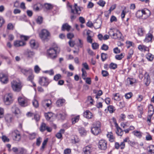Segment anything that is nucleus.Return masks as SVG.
Instances as JSON below:
<instances>
[{
    "instance_id": "obj_1",
    "label": "nucleus",
    "mask_w": 154,
    "mask_h": 154,
    "mask_svg": "<svg viewBox=\"0 0 154 154\" xmlns=\"http://www.w3.org/2000/svg\"><path fill=\"white\" fill-rule=\"evenodd\" d=\"M60 50V48L55 43H53L52 47L47 50L48 57L52 59L56 58L57 56V53H59Z\"/></svg>"
},
{
    "instance_id": "obj_2",
    "label": "nucleus",
    "mask_w": 154,
    "mask_h": 154,
    "mask_svg": "<svg viewBox=\"0 0 154 154\" xmlns=\"http://www.w3.org/2000/svg\"><path fill=\"white\" fill-rule=\"evenodd\" d=\"M100 123L97 122L94 123L91 128V131L93 134L96 135L100 132Z\"/></svg>"
},
{
    "instance_id": "obj_3",
    "label": "nucleus",
    "mask_w": 154,
    "mask_h": 154,
    "mask_svg": "<svg viewBox=\"0 0 154 154\" xmlns=\"http://www.w3.org/2000/svg\"><path fill=\"white\" fill-rule=\"evenodd\" d=\"M11 87L13 90L15 91H20L21 88V84L19 82L13 80L11 82Z\"/></svg>"
},
{
    "instance_id": "obj_4",
    "label": "nucleus",
    "mask_w": 154,
    "mask_h": 154,
    "mask_svg": "<svg viewBox=\"0 0 154 154\" xmlns=\"http://www.w3.org/2000/svg\"><path fill=\"white\" fill-rule=\"evenodd\" d=\"M4 102L6 105H9L12 103V95L11 94H6L4 98Z\"/></svg>"
},
{
    "instance_id": "obj_5",
    "label": "nucleus",
    "mask_w": 154,
    "mask_h": 154,
    "mask_svg": "<svg viewBox=\"0 0 154 154\" xmlns=\"http://www.w3.org/2000/svg\"><path fill=\"white\" fill-rule=\"evenodd\" d=\"M39 83L41 86L47 87L49 83V80L47 77H42L39 78Z\"/></svg>"
},
{
    "instance_id": "obj_6",
    "label": "nucleus",
    "mask_w": 154,
    "mask_h": 154,
    "mask_svg": "<svg viewBox=\"0 0 154 154\" xmlns=\"http://www.w3.org/2000/svg\"><path fill=\"white\" fill-rule=\"evenodd\" d=\"M40 37L42 38H46L50 37V34L49 32L46 29L42 30L39 34Z\"/></svg>"
},
{
    "instance_id": "obj_7",
    "label": "nucleus",
    "mask_w": 154,
    "mask_h": 154,
    "mask_svg": "<svg viewBox=\"0 0 154 154\" xmlns=\"http://www.w3.org/2000/svg\"><path fill=\"white\" fill-rule=\"evenodd\" d=\"M39 129L42 132H44L46 130L48 132H51L52 131L51 128L47 126L46 124L44 122H42L41 124Z\"/></svg>"
},
{
    "instance_id": "obj_8",
    "label": "nucleus",
    "mask_w": 154,
    "mask_h": 154,
    "mask_svg": "<svg viewBox=\"0 0 154 154\" xmlns=\"http://www.w3.org/2000/svg\"><path fill=\"white\" fill-rule=\"evenodd\" d=\"M18 70L20 71L24 75L27 76L29 74H31L32 70L31 69H28L22 68L20 67H18Z\"/></svg>"
},
{
    "instance_id": "obj_9",
    "label": "nucleus",
    "mask_w": 154,
    "mask_h": 154,
    "mask_svg": "<svg viewBox=\"0 0 154 154\" xmlns=\"http://www.w3.org/2000/svg\"><path fill=\"white\" fill-rule=\"evenodd\" d=\"M98 147L102 150H105L107 148V142L103 140H100L99 142Z\"/></svg>"
},
{
    "instance_id": "obj_10",
    "label": "nucleus",
    "mask_w": 154,
    "mask_h": 154,
    "mask_svg": "<svg viewBox=\"0 0 154 154\" xmlns=\"http://www.w3.org/2000/svg\"><path fill=\"white\" fill-rule=\"evenodd\" d=\"M0 81L4 84L7 83L8 81V76L7 75L2 72L0 73Z\"/></svg>"
},
{
    "instance_id": "obj_11",
    "label": "nucleus",
    "mask_w": 154,
    "mask_h": 154,
    "mask_svg": "<svg viewBox=\"0 0 154 154\" xmlns=\"http://www.w3.org/2000/svg\"><path fill=\"white\" fill-rule=\"evenodd\" d=\"M18 101L19 104L23 107L26 106L29 104L27 101L23 97H19L18 98Z\"/></svg>"
},
{
    "instance_id": "obj_12",
    "label": "nucleus",
    "mask_w": 154,
    "mask_h": 154,
    "mask_svg": "<svg viewBox=\"0 0 154 154\" xmlns=\"http://www.w3.org/2000/svg\"><path fill=\"white\" fill-rule=\"evenodd\" d=\"M12 137L14 140L19 141L21 138L20 134L18 131H15L12 133Z\"/></svg>"
},
{
    "instance_id": "obj_13",
    "label": "nucleus",
    "mask_w": 154,
    "mask_h": 154,
    "mask_svg": "<svg viewBox=\"0 0 154 154\" xmlns=\"http://www.w3.org/2000/svg\"><path fill=\"white\" fill-rule=\"evenodd\" d=\"M42 105L45 108L50 107H51L52 102L49 99L45 100L42 101Z\"/></svg>"
},
{
    "instance_id": "obj_14",
    "label": "nucleus",
    "mask_w": 154,
    "mask_h": 154,
    "mask_svg": "<svg viewBox=\"0 0 154 154\" xmlns=\"http://www.w3.org/2000/svg\"><path fill=\"white\" fill-rule=\"evenodd\" d=\"M69 7L71 8V13H72L73 14H75V13L77 14H79L80 13H78L79 11H81V9L79 7H78L77 5V4H75V5L74 6V9H73L72 8V6L71 5H69Z\"/></svg>"
},
{
    "instance_id": "obj_15",
    "label": "nucleus",
    "mask_w": 154,
    "mask_h": 154,
    "mask_svg": "<svg viewBox=\"0 0 154 154\" xmlns=\"http://www.w3.org/2000/svg\"><path fill=\"white\" fill-rule=\"evenodd\" d=\"M91 146L90 145L86 146L83 149V152L84 154H91Z\"/></svg>"
},
{
    "instance_id": "obj_16",
    "label": "nucleus",
    "mask_w": 154,
    "mask_h": 154,
    "mask_svg": "<svg viewBox=\"0 0 154 154\" xmlns=\"http://www.w3.org/2000/svg\"><path fill=\"white\" fill-rule=\"evenodd\" d=\"M29 44L30 46L32 48H36L38 47L39 46L38 43L36 42L34 39L31 40L29 42Z\"/></svg>"
},
{
    "instance_id": "obj_17",
    "label": "nucleus",
    "mask_w": 154,
    "mask_h": 154,
    "mask_svg": "<svg viewBox=\"0 0 154 154\" xmlns=\"http://www.w3.org/2000/svg\"><path fill=\"white\" fill-rule=\"evenodd\" d=\"M115 127H116L117 131L116 133L118 136H122L123 134V131L119 126L116 122L115 123Z\"/></svg>"
},
{
    "instance_id": "obj_18",
    "label": "nucleus",
    "mask_w": 154,
    "mask_h": 154,
    "mask_svg": "<svg viewBox=\"0 0 154 154\" xmlns=\"http://www.w3.org/2000/svg\"><path fill=\"white\" fill-rule=\"evenodd\" d=\"M142 12V16L143 15L145 16V17H149L151 14L150 11L146 8H144L141 10Z\"/></svg>"
},
{
    "instance_id": "obj_19",
    "label": "nucleus",
    "mask_w": 154,
    "mask_h": 154,
    "mask_svg": "<svg viewBox=\"0 0 154 154\" xmlns=\"http://www.w3.org/2000/svg\"><path fill=\"white\" fill-rule=\"evenodd\" d=\"M83 34L84 35H87V38H91L93 35V32L89 30H85L83 32Z\"/></svg>"
},
{
    "instance_id": "obj_20",
    "label": "nucleus",
    "mask_w": 154,
    "mask_h": 154,
    "mask_svg": "<svg viewBox=\"0 0 154 154\" xmlns=\"http://www.w3.org/2000/svg\"><path fill=\"white\" fill-rule=\"evenodd\" d=\"M84 116L88 119H91L93 117L92 113L88 110H87L84 112Z\"/></svg>"
},
{
    "instance_id": "obj_21",
    "label": "nucleus",
    "mask_w": 154,
    "mask_h": 154,
    "mask_svg": "<svg viewBox=\"0 0 154 154\" xmlns=\"http://www.w3.org/2000/svg\"><path fill=\"white\" fill-rule=\"evenodd\" d=\"M26 43L24 41L17 40L14 42V45L16 47L23 46L26 45Z\"/></svg>"
},
{
    "instance_id": "obj_22",
    "label": "nucleus",
    "mask_w": 154,
    "mask_h": 154,
    "mask_svg": "<svg viewBox=\"0 0 154 154\" xmlns=\"http://www.w3.org/2000/svg\"><path fill=\"white\" fill-rule=\"evenodd\" d=\"M5 121L7 123H10L12 122L13 120V116L11 114H8L5 115Z\"/></svg>"
},
{
    "instance_id": "obj_23",
    "label": "nucleus",
    "mask_w": 154,
    "mask_h": 154,
    "mask_svg": "<svg viewBox=\"0 0 154 154\" xmlns=\"http://www.w3.org/2000/svg\"><path fill=\"white\" fill-rule=\"evenodd\" d=\"M12 112L15 114H18L20 113V111L19 109L15 105H14L11 107Z\"/></svg>"
},
{
    "instance_id": "obj_24",
    "label": "nucleus",
    "mask_w": 154,
    "mask_h": 154,
    "mask_svg": "<svg viewBox=\"0 0 154 154\" xmlns=\"http://www.w3.org/2000/svg\"><path fill=\"white\" fill-rule=\"evenodd\" d=\"M144 82L146 86H148L150 82V79L148 74L145 75L144 76Z\"/></svg>"
},
{
    "instance_id": "obj_25",
    "label": "nucleus",
    "mask_w": 154,
    "mask_h": 154,
    "mask_svg": "<svg viewBox=\"0 0 154 154\" xmlns=\"http://www.w3.org/2000/svg\"><path fill=\"white\" fill-rule=\"evenodd\" d=\"M71 28V26L67 23H66L63 24L62 27V30L64 31L66 30L67 31H69Z\"/></svg>"
},
{
    "instance_id": "obj_26",
    "label": "nucleus",
    "mask_w": 154,
    "mask_h": 154,
    "mask_svg": "<svg viewBox=\"0 0 154 154\" xmlns=\"http://www.w3.org/2000/svg\"><path fill=\"white\" fill-rule=\"evenodd\" d=\"M147 150L148 154H154V145H151L148 147Z\"/></svg>"
},
{
    "instance_id": "obj_27",
    "label": "nucleus",
    "mask_w": 154,
    "mask_h": 154,
    "mask_svg": "<svg viewBox=\"0 0 154 154\" xmlns=\"http://www.w3.org/2000/svg\"><path fill=\"white\" fill-rule=\"evenodd\" d=\"M57 117L59 119L64 120L66 117V114L63 112H59L57 113Z\"/></svg>"
},
{
    "instance_id": "obj_28",
    "label": "nucleus",
    "mask_w": 154,
    "mask_h": 154,
    "mask_svg": "<svg viewBox=\"0 0 154 154\" xmlns=\"http://www.w3.org/2000/svg\"><path fill=\"white\" fill-rule=\"evenodd\" d=\"M17 154H28L27 152V150L22 147L19 148V151L17 152Z\"/></svg>"
},
{
    "instance_id": "obj_29",
    "label": "nucleus",
    "mask_w": 154,
    "mask_h": 154,
    "mask_svg": "<svg viewBox=\"0 0 154 154\" xmlns=\"http://www.w3.org/2000/svg\"><path fill=\"white\" fill-rule=\"evenodd\" d=\"M53 114L51 112H48L45 113V116L46 120H49L53 117Z\"/></svg>"
},
{
    "instance_id": "obj_30",
    "label": "nucleus",
    "mask_w": 154,
    "mask_h": 154,
    "mask_svg": "<svg viewBox=\"0 0 154 154\" xmlns=\"http://www.w3.org/2000/svg\"><path fill=\"white\" fill-rule=\"evenodd\" d=\"M145 33L144 29L142 27L139 28L138 29V34L140 36H143Z\"/></svg>"
},
{
    "instance_id": "obj_31",
    "label": "nucleus",
    "mask_w": 154,
    "mask_h": 154,
    "mask_svg": "<svg viewBox=\"0 0 154 154\" xmlns=\"http://www.w3.org/2000/svg\"><path fill=\"white\" fill-rule=\"evenodd\" d=\"M44 8L47 10H50L53 7V5L50 3H45L44 5Z\"/></svg>"
},
{
    "instance_id": "obj_32",
    "label": "nucleus",
    "mask_w": 154,
    "mask_h": 154,
    "mask_svg": "<svg viewBox=\"0 0 154 154\" xmlns=\"http://www.w3.org/2000/svg\"><path fill=\"white\" fill-rule=\"evenodd\" d=\"M65 102V100L63 99H59L57 100L56 104L57 106H60L63 105Z\"/></svg>"
},
{
    "instance_id": "obj_33",
    "label": "nucleus",
    "mask_w": 154,
    "mask_h": 154,
    "mask_svg": "<svg viewBox=\"0 0 154 154\" xmlns=\"http://www.w3.org/2000/svg\"><path fill=\"white\" fill-rule=\"evenodd\" d=\"M79 131L81 136H85L86 134V131L83 128H79Z\"/></svg>"
},
{
    "instance_id": "obj_34",
    "label": "nucleus",
    "mask_w": 154,
    "mask_h": 154,
    "mask_svg": "<svg viewBox=\"0 0 154 154\" xmlns=\"http://www.w3.org/2000/svg\"><path fill=\"white\" fill-rule=\"evenodd\" d=\"M26 54L27 55L28 57H32L34 55L35 53L33 51L27 49L26 51Z\"/></svg>"
},
{
    "instance_id": "obj_35",
    "label": "nucleus",
    "mask_w": 154,
    "mask_h": 154,
    "mask_svg": "<svg viewBox=\"0 0 154 154\" xmlns=\"http://www.w3.org/2000/svg\"><path fill=\"white\" fill-rule=\"evenodd\" d=\"M107 136L109 138V140L110 142H112L114 141V138L112 132L109 133L107 134Z\"/></svg>"
},
{
    "instance_id": "obj_36",
    "label": "nucleus",
    "mask_w": 154,
    "mask_h": 154,
    "mask_svg": "<svg viewBox=\"0 0 154 154\" xmlns=\"http://www.w3.org/2000/svg\"><path fill=\"white\" fill-rule=\"evenodd\" d=\"M79 119V116L78 115L72 119V124H74L76 122H77Z\"/></svg>"
},
{
    "instance_id": "obj_37",
    "label": "nucleus",
    "mask_w": 154,
    "mask_h": 154,
    "mask_svg": "<svg viewBox=\"0 0 154 154\" xmlns=\"http://www.w3.org/2000/svg\"><path fill=\"white\" fill-rule=\"evenodd\" d=\"M133 133L139 138H140L142 137V133L140 131H133Z\"/></svg>"
},
{
    "instance_id": "obj_38",
    "label": "nucleus",
    "mask_w": 154,
    "mask_h": 154,
    "mask_svg": "<svg viewBox=\"0 0 154 154\" xmlns=\"http://www.w3.org/2000/svg\"><path fill=\"white\" fill-rule=\"evenodd\" d=\"M117 67V64L113 63H111L109 65V68L111 69H115Z\"/></svg>"
},
{
    "instance_id": "obj_39",
    "label": "nucleus",
    "mask_w": 154,
    "mask_h": 154,
    "mask_svg": "<svg viewBox=\"0 0 154 154\" xmlns=\"http://www.w3.org/2000/svg\"><path fill=\"white\" fill-rule=\"evenodd\" d=\"M147 121L150 122L151 119H154V112L152 113H150V115H149L147 117Z\"/></svg>"
},
{
    "instance_id": "obj_40",
    "label": "nucleus",
    "mask_w": 154,
    "mask_h": 154,
    "mask_svg": "<svg viewBox=\"0 0 154 154\" xmlns=\"http://www.w3.org/2000/svg\"><path fill=\"white\" fill-rule=\"evenodd\" d=\"M146 58L150 61H152L153 59V55L151 54L148 53L146 55Z\"/></svg>"
},
{
    "instance_id": "obj_41",
    "label": "nucleus",
    "mask_w": 154,
    "mask_h": 154,
    "mask_svg": "<svg viewBox=\"0 0 154 154\" xmlns=\"http://www.w3.org/2000/svg\"><path fill=\"white\" fill-rule=\"evenodd\" d=\"M82 77L84 79H85L87 76V72L83 68L82 69Z\"/></svg>"
},
{
    "instance_id": "obj_42",
    "label": "nucleus",
    "mask_w": 154,
    "mask_h": 154,
    "mask_svg": "<svg viewBox=\"0 0 154 154\" xmlns=\"http://www.w3.org/2000/svg\"><path fill=\"white\" fill-rule=\"evenodd\" d=\"M124 55L123 53H121L119 55H116L115 56V58L117 60H121L124 57Z\"/></svg>"
},
{
    "instance_id": "obj_43",
    "label": "nucleus",
    "mask_w": 154,
    "mask_h": 154,
    "mask_svg": "<svg viewBox=\"0 0 154 154\" xmlns=\"http://www.w3.org/2000/svg\"><path fill=\"white\" fill-rule=\"evenodd\" d=\"M107 57V54L104 53H101V58L102 61H104L105 60Z\"/></svg>"
},
{
    "instance_id": "obj_44",
    "label": "nucleus",
    "mask_w": 154,
    "mask_h": 154,
    "mask_svg": "<svg viewBox=\"0 0 154 154\" xmlns=\"http://www.w3.org/2000/svg\"><path fill=\"white\" fill-rule=\"evenodd\" d=\"M41 69L39 67V66L37 65H35L34 68V70L35 72L36 73H38L40 71Z\"/></svg>"
},
{
    "instance_id": "obj_45",
    "label": "nucleus",
    "mask_w": 154,
    "mask_h": 154,
    "mask_svg": "<svg viewBox=\"0 0 154 154\" xmlns=\"http://www.w3.org/2000/svg\"><path fill=\"white\" fill-rule=\"evenodd\" d=\"M154 112V109L152 105H150L149 106V115H150V113Z\"/></svg>"
},
{
    "instance_id": "obj_46",
    "label": "nucleus",
    "mask_w": 154,
    "mask_h": 154,
    "mask_svg": "<svg viewBox=\"0 0 154 154\" xmlns=\"http://www.w3.org/2000/svg\"><path fill=\"white\" fill-rule=\"evenodd\" d=\"M61 76L60 74H57L55 75L54 77V79L56 81H58L59 79H61Z\"/></svg>"
},
{
    "instance_id": "obj_47",
    "label": "nucleus",
    "mask_w": 154,
    "mask_h": 154,
    "mask_svg": "<svg viewBox=\"0 0 154 154\" xmlns=\"http://www.w3.org/2000/svg\"><path fill=\"white\" fill-rule=\"evenodd\" d=\"M97 3L100 6L103 7L104 6L106 3L103 0H100L99 1L97 2Z\"/></svg>"
},
{
    "instance_id": "obj_48",
    "label": "nucleus",
    "mask_w": 154,
    "mask_h": 154,
    "mask_svg": "<svg viewBox=\"0 0 154 154\" xmlns=\"http://www.w3.org/2000/svg\"><path fill=\"white\" fill-rule=\"evenodd\" d=\"M152 32L150 31L146 35L145 38H152L153 36L152 34Z\"/></svg>"
},
{
    "instance_id": "obj_49",
    "label": "nucleus",
    "mask_w": 154,
    "mask_h": 154,
    "mask_svg": "<svg viewBox=\"0 0 154 154\" xmlns=\"http://www.w3.org/2000/svg\"><path fill=\"white\" fill-rule=\"evenodd\" d=\"M43 18L42 17L39 16L36 20V22L38 24H41L42 22Z\"/></svg>"
},
{
    "instance_id": "obj_50",
    "label": "nucleus",
    "mask_w": 154,
    "mask_h": 154,
    "mask_svg": "<svg viewBox=\"0 0 154 154\" xmlns=\"http://www.w3.org/2000/svg\"><path fill=\"white\" fill-rule=\"evenodd\" d=\"M29 75L27 79V80L32 82V80L34 78V75L32 74V72L31 73V74H29Z\"/></svg>"
},
{
    "instance_id": "obj_51",
    "label": "nucleus",
    "mask_w": 154,
    "mask_h": 154,
    "mask_svg": "<svg viewBox=\"0 0 154 154\" xmlns=\"http://www.w3.org/2000/svg\"><path fill=\"white\" fill-rule=\"evenodd\" d=\"M36 134L35 133H32L29 134V138L31 140H32L35 138Z\"/></svg>"
},
{
    "instance_id": "obj_52",
    "label": "nucleus",
    "mask_w": 154,
    "mask_h": 154,
    "mask_svg": "<svg viewBox=\"0 0 154 154\" xmlns=\"http://www.w3.org/2000/svg\"><path fill=\"white\" fill-rule=\"evenodd\" d=\"M42 141V138L41 137H39L36 139V145L38 146H39L41 144Z\"/></svg>"
},
{
    "instance_id": "obj_53",
    "label": "nucleus",
    "mask_w": 154,
    "mask_h": 154,
    "mask_svg": "<svg viewBox=\"0 0 154 154\" xmlns=\"http://www.w3.org/2000/svg\"><path fill=\"white\" fill-rule=\"evenodd\" d=\"M33 106L37 108L38 106V101L36 100H34L32 101Z\"/></svg>"
},
{
    "instance_id": "obj_54",
    "label": "nucleus",
    "mask_w": 154,
    "mask_h": 154,
    "mask_svg": "<svg viewBox=\"0 0 154 154\" xmlns=\"http://www.w3.org/2000/svg\"><path fill=\"white\" fill-rule=\"evenodd\" d=\"M132 96V93L131 92H130L125 94V97L126 99H129L131 98Z\"/></svg>"
},
{
    "instance_id": "obj_55",
    "label": "nucleus",
    "mask_w": 154,
    "mask_h": 154,
    "mask_svg": "<svg viewBox=\"0 0 154 154\" xmlns=\"http://www.w3.org/2000/svg\"><path fill=\"white\" fill-rule=\"evenodd\" d=\"M114 107L110 105L108 107V109L110 113H112L114 111Z\"/></svg>"
},
{
    "instance_id": "obj_56",
    "label": "nucleus",
    "mask_w": 154,
    "mask_h": 154,
    "mask_svg": "<svg viewBox=\"0 0 154 154\" xmlns=\"http://www.w3.org/2000/svg\"><path fill=\"white\" fill-rule=\"evenodd\" d=\"M102 74L103 77H106L108 76L109 75L108 72L105 70H102Z\"/></svg>"
},
{
    "instance_id": "obj_57",
    "label": "nucleus",
    "mask_w": 154,
    "mask_h": 154,
    "mask_svg": "<svg viewBox=\"0 0 154 154\" xmlns=\"http://www.w3.org/2000/svg\"><path fill=\"white\" fill-rule=\"evenodd\" d=\"M7 28L9 30H13L14 29V26L11 23H8L7 25Z\"/></svg>"
},
{
    "instance_id": "obj_58",
    "label": "nucleus",
    "mask_w": 154,
    "mask_h": 154,
    "mask_svg": "<svg viewBox=\"0 0 154 154\" xmlns=\"http://www.w3.org/2000/svg\"><path fill=\"white\" fill-rule=\"evenodd\" d=\"M5 20L3 17L0 16V27H1L2 25L5 23Z\"/></svg>"
},
{
    "instance_id": "obj_59",
    "label": "nucleus",
    "mask_w": 154,
    "mask_h": 154,
    "mask_svg": "<svg viewBox=\"0 0 154 154\" xmlns=\"http://www.w3.org/2000/svg\"><path fill=\"white\" fill-rule=\"evenodd\" d=\"M92 46L94 49H96L98 48L99 45L97 43H93L92 44Z\"/></svg>"
},
{
    "instance_id": "obj_60",
    "label": "nucleus",
    "mask_w": 154,
    "mask_h": 154,
    "mask_svg": "<svg viewBox=\"0 0 154 154\" xmlns=\"http://www.w3.org/2000/svg\"><path fill=\"white\" fill-rule=\"evenodd\" d=\"M69 44L71 47H72L74 46L75 43L74 41L72 40V39H70L69 42Z\"/></svg>"
},
{
    "instance_id": "obj_61",
    "label": "nucleus",
    "mask_w": 154,
    "mask_h": 154,
    "mask_svg": "<svg viewBox=\"0 0 154 154\" xmlns=\"http://www.w3.org/2000/svg\"><path fill=\"white\" fill-rule=\"evenodd\" d=\"M2 140L4 142H8L9 141V139H8V137L5 136H3L2 137Z\"/></svg>"
},
{
    "instance_id": "obj_62",
    "label": "nucleus",
    "mask_w": 154,
    "mask_h": 154,
    "mask_svg": "<svg viewBox=\"0 0 154 154\" xmlns=\"http://www.w3.org/2000/svg\"><path fill=\"white\" fill-rule=\"evenodd\" d=\"M126 44L127 48H129L130 46H132V42H131L127 41L126 42Z\"/></svg>"
},
{
    "instance_id": "obj_63",
    "label": "nucleus",
    "mask_w": 154,
    "mask_h": 154,
    "mask_svg": "<svg viewBox=\"0 0 154 154\" xmlns=\"http://www.w3.org/2000/svg\"><path fill=\"white\" fill-rule=\"evenodd\" d=\"M88 100L89 102V103L91 104H92L93 102L94 101L92 99V97L91 96H89L88 97Z\"/></svg>"
},
{
    "instance_id": "obj_64",
    "label": "nucleus",
    "mask_w": 154,
    "mask_h": 154,
    "mask_svg": "<svg viewBox=\"0 0 154 154\" xmlns=\"http://www.w3.org/2000/svg\"><path fill=\"white\" fill-rule=\"evenodd\" d=\"M71 153V150L70 149H66L64 150L65 154H70Z\"/></svg>"
}]
</instances>
